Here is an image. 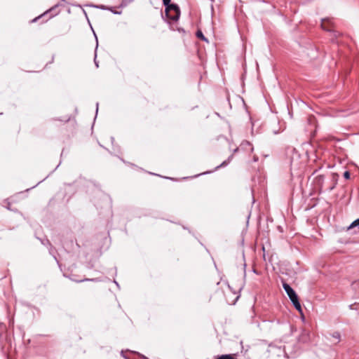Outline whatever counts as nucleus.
Listing matches in <instances>:
<instances>
[{
	"label": "nucleus",
	"instance_id": "15",
	"mask_svg": "<svg viewBox=\"0 0 359 359\" xmlns=\"http://www.w3.org/2000/svg\"><path fill=\"white\" fill-rule=\"evenodd\" d=\"M243 144H244V143L242 144V145H243ZM245 144L250 145V143L248 142H245Z\"/></svg>",
	"mask_w": 359,
	"mask_h": 359
},
{
	"label": "nucleus",
	"instance_id": "6",
	"mask_svg": "<svg viewBox=\"0 0 359 359\" xmlns=\"http://www.w3.org/2000/svg\"><path fill=\"white\" fill-rule=\"evenodd\" d=\"M332 337L335 339V344H337L340 341V334L338 332H335L332 334Z\"/></svg>",
	"mask_w": 359,
	"mask_h": 359
},
{
	"label": "nucleus",
	"instance_id": "4",
	"mask_svg": "<svg viewBox=\"0 0 359 359\" xmlns=\"http://www.w3.org/2000/svg\"><path fill=\"white\" fill-rule=\"evenodd\" d=\"M294 305V306L295 307V309L299 311L300 313L302 312V306H301V304L299 302V299L298 297L295 299H293L291 301Z\"/></svg>",
	"mask_w": 359,
	"mask_h": 359
},
{
	"label": "nucleus",
	"instance_id": "12",
	"mask_svg": "<svg viewBox=\"0 0 359 359\" xmlns=\"http://www.w3.org/2000/svg\"><path fill=\"white\" fill-rule=\"evenodd\" d=\"M39 18H41V16H39V17H37V18H35L32 20V22H36V21H37V20H38Z\"/></svg>",
	"mask_w": 359,
	"mask_h": 359
},
{
	"label": "nucleus",
	"instance_id": "10",
	"mask_svg": "<svg viewBox=\"0 0 359 359\" xmlns=\"http://www.w3.org/2000/svg\"><path fill=\"white\" fill-rule=\"evenodd\" d=\"M163 4L166 6L168 5H170L171 4H170V0H163Z\"/></svg>",
	"mask_w": 359,
	"mask_h": 359
},
{
	"label": "nucleus",
	"instance_id": "1",
	"mask_svg": "<svg viewBox=\"0 0 359 359\" xmlns=\"http://www.w3.org/2000/svg\"><path fill=\"white\" fill-rule=\"evenodd\" d=\"M165 16L170 20L176 22L180 16V8L176 4H170L165 6Z\"/></svg>",
	"mask_w": 359,
	"mask_h": 359
},
{
	"label": "nucleus",
	"instance_id": "14",
	"mask_svg": "<svg viewBox=\"0 0 359 359\" xmlns=\"http://www.w3.org/2000/svg\"><path fill=\"white\" fill-rule=\"evenodd\" d=\"M122 6H126L127 5V3L126 2H124L123 1L122 4H121Z\"/></svg>",
	"mask_w": 359,
	"mask_h": 359
},
{
	"label": "nucleus",
	"instance_id": "7",
	"mask_svg": "<svg viewBox=\"0 0 359 359\" xmlns=\"http://www.w3.org/2000/svg\"><path fill=\"white\" fill-rule=\"evenodd\" d=\"M196 36L203 41H207V39L204 36L203 32L201 30L196 32Z\"/></svg>",
	"mask_w": 359,
	"mask_h": 359
},
{
	"label": "nucleus",
	"instance_id": "8",
	"mask_svg": "<svg viewBox=\"0 0 359 359\" xmlns=\"http://www.w3.org/2000/svg\"><path fill=\"white\" fill-rule=\"evenodd\" d=\"M321 27H323V29H325V30H327V31L330 30V29L326 27L325 25V20H323V22H322V24H321Z\"/></svg>",
	"mask_w": 359,
	"mask_h": 359
},
{
	"label": "nucleus",
	"instance_id": "2",
	"mask_svg": "<svg viewBox=\"0 0 359 359\" xmlns=\"http://www.w3.org/2000/svg\"><path fill=\"white\" fill-rule=\"evenodd\" d=\"M283 287L291 301L298 297L294 290L287 283H283Z\"/></svg>",
	"mask_w": 359,
	"mask_h": 359
},
{
	"label": "nucleus",
	"instance_id": "11",
	"mask_svg": "<svg viewBox=\"0 0 359 359\" xmlns=\"http://www.w3.org/2000/svg\"><path fill=\"white\" fill-rule=\"evenodd\" d=\"M228 164V162L224 161L222 164H220L219 166H217V168H221V167H223V166H225Z\"/></svg>",
	"mask_w": 359,
	"mask_h": 359
},
{
	"label": "nucleus",
	"instance_id": "5",
	"mask_svg": "<svg viewBox=\"0 0 359 359\" xmlns=\"http://www.w3.org/2000/svg\"><path fill=\"white\" fill-rule=\"evenodd\" d=\"M216 359H236V358L231 354H225V355H219Z\"/></svg>",
	"mask_w": 359,
	"mask_h": 359
},
{
	"label": "nucleus",
	"instance_id": "3",
	"mask_svg": "<svg viewBox=\"0 0 359 359\" xmlns=\"http://www.w3.org/2000/svg\"><path fill=\"white\" fill-rule=\"evenodd\" d=\"M299 341L306 344L310 341V334L309 332L304 330L299 337Z\"/></svg>",
	"mask_w": 359,
	"mask_h": 359
},
{
	"label": "nucleus",
	"instance_id": "9",
	"mask_svg": "<svg viewBox=\"0 0 359 359\" xmlns=\"http://www.w3.org/2000/svg\"><path fill=\"white\" fill-rule=\"evenodd\" d=\"M344 177L346 179H349V178H350V173H349V172L346 171V172L344 173Z\"/></svg>",
	"mask_w": 359,
	"mask_h": 359
},
{
	"label": "nucleus",
	"instance_id": "13",
	"mask_svg": "<svg viewBox=\"0 0 359 359\" xmlns=\"http://www.w3.org/2000/svg\"><path fill=\"white\" fill-rule=\"evenodd\" d=\"M85 280H94V279H88V278H86V279H85ZM81 281H84V280H80L79 282H81Z\"/></svg>",
	"mask_w": 359,
	"mask_h": 359
},
{
	"label": "nucleus",
	"instance_id": "16",
	"mask_svg": "<svg viewBox=\"0 0 359 359\" xmlns=\"http://www.w3.org/2000/svg\"><path fill=\"white\" fill-rule=\"evenodd\" d=\"M144 359H147L146 357H144Z\"/></svg>",
	"mask_w": 359,
	"mask_h": 359
}]
</instances>
